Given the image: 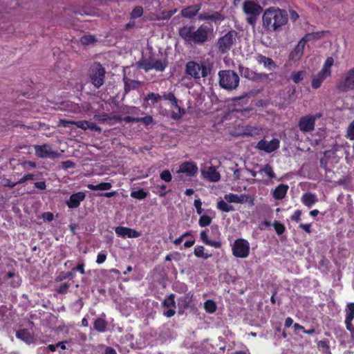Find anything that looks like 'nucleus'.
Returning a JSON list of instances; mask_svg holds the SVG:
<instances>
[{
	"label": "nucleus",
	"instance_id": "1",
	"mask_svg": "<svg viewBox=\"0 0 354 354\" xmlns=\"http://www.w3.org/2000/svg\"><path fill=\"white\" fill-rule=\"evenodd\" d=\"M288 21L286 10L276 7L266 8L262 15V26L267 32H277Z\"/></svg>",
	"mask_w": 354,
	"mask_h": 354
},
{
	"label": "nucleus",
	"instance_id": "2",
	"mask_svg": "<svg viewBox=\"0 0 354 354\" xmlns=\"http://www.w3.org/2000/svg\"><path fill=\"white\" fill-rule=\"evenodd\" d=\"M212 28L206 24H201L197 29L194 25H185L180 28L178 34L186 44L202 45L208 41Z\"/></svg>",
	"mask_w": 354,
	"mask_h": 354
},
{
	"label": "nucleus",
	"instance_id": "3",
	"mask_svg": "<svg viewBox=\"0 0 354 354\" xmlns=\"http://www.w3.org/2000/svg\"><path fill=\"white\" fill-rule=\"evenodd\" d=\"M211 71L212 66L206 62L194 60L187 62L185 68V74L194 80L207 77L211 73Z\"/></svg>",
	"mask_w": 354,
	"mask_h": 354
},
{
	"label": "nucleus",
	"instance_id": "4",
	"mask_svg": "<svg viewBox=\"0 0 354 354\" xmlns=\"http://www.w3.org/2000/svg\"><path fill=\"white\" fill-rule=\"evenodd\" d=\"M218 75L220 86L225 90H234L239 85V76L232 70L220 71Z\"/></svg>",
	"mask_w": 354,
	"mask_h": 354
},
{
	"label": "nucleus",
	"instance_id": "5",
	"mask_svg": "<svg viewBox=\"0 0 354 354\" xmlns=\"http://www.w3.org/2000/svg\"><path fill=\"white\" fill-rule=\"evenodd\" d=\"M168 66L167 58L156 59L153 56L149 58H142L136 63L138 69H143L148 72L151 70H155L157 72H163Z\"/></svg>",
	"mask_w": 354,
	"mask_h": 354
},
{
	"label": "nucleus",
	"instance_id": "6",
	"mask_svg": "<svg viewBox=\"0 0 354 354\" xmlns=\"http://www.w3.org/2000/svg\"><path fill=\"white\" fill-rule=\"evenodd\" d=\"M257 1L245 0L242 6L243 12L248 16L246 22L253 28L255 27L259 16L263 11V8Z\"/></svg>",
	"mask_w": 354,
	"mask_h": 354
},
{
	"label": "nucleus",
	"instance_id": "7",
	"mask_svg": "<svg viewBox=\"0 0 354 354\" xmlns=\"http://www.w3.org/2000/svg\"><path fill=\"white\" fill-rule=\"evenodd\" d=\"M106 71L100 62H94L88 71L89 82L93 86L98 89L105 82Z\"/></svg>",
	"mask_w": 354,
	"mask_h": 354
},
{
	"label": "nucleus",
	"instance_id": "8",
	"mask_svg": "<svg viewBox=\"0 0 354 354\" xmlns=\"http://www.w3.org/2000/svg\"><path fill=\"white\" fill-rule=\"evenodd\" d=\"M238 32L234 30H230L223 36L218 38L216 47L221 53H227L232 47L236 44Z\"/></svg>",
	"mask_w": 354,
	"mask_h": 354
},
{
	"label": "nucleus",
	"instance_id": "9",
	"mask_svg": "<svg viewBox=\"0 0 354 354\" xmlns=\"http://www.w3.org/2000/svg\"><path fill=\"white\" fill-rule=\"evenodd\" d=\"M336 88L341 93L354 90V68H351L341 76L336 84Z\"/></svg>",
	"mask_w": 354,
	"mask_h": 354
},
{
	"label": "nucleus",
	"instance_id": "10",
	"mask_svg": "<svg viewBox=\"0 0 354 354\" xmlns=\"http://www.w3.org/2000/svg\"><path fill=\"white\" fill-rule=\"evenodd\" d=\"M250 248V243L246 239L239 238L232 245V254L236 258L245 259L249 256Z\"/></svg>",
	"mask_w": 354,
	"mask_h": 354
},
{
	"label": "nucleus",
	"instance_id": "11",
	"mask_svg": "<svg viewBox=\"0 0 354 354\" xmlns=\"http://www.w3.org/2000/svg\"><path fill=\"white\" fill-rule=\"evenodd\" d=\"M322 116L321 113L316 115H306L300 118L298 122V127L303 133L311 132L314 131L315 127V121Z\"/></svg>",
	"mask_w": 354,
	"mask_h": 354
},
{
	"label": "nucleus",
	"instance_id": "12",
	"mask_svg": "<svg viewBox=\"0 0 354 354\" xmlns=\"http://www.w3.org/2000/svg\"><path fill=\"white\" fill-rule=\"evenodd\" d=\"M34 149L35 155L41 158L55 159L59 156V152L57 151L53 150L51 147L47 144L35 145Z\"/></svg>",
	"mask_w": 354,
	"mask_h": 354
},
{
	"label": "nucleus",
	"instance_id": "13",
	"mask_svg": "<svg viewBox=\"0 0 354 354\" xmlns=\"http://www.w3.org/2000/svg\"><path fill=\"white\" fill-rule=\"evenodd\" d=\"M310 34H307L299 40L295 48L290 53V60L297 62L301 58L304 54L305 46L306 43L310 39Z\"/></svg>",
	"mask_w": 354,
	"mask_h": 354
},
{
	"label": "nucleus",
	"instance_id": "14",
	"mask_svg": "<svg viewBox=\"0 0 354 354\" xmlns=\"http://www.w3.org/2000/svg\"><path fill=\"white\" fill-rule=\"evenodd\" d=\"M280 142L277 138H273L270 141L261 140L258 142L257 147L266 153H272L279 149Z\"/></svg>",
	"mask_w": 354,
	"mask_h": 354
},
{
	"label": "nucleus",
	"instance_id": "15",
	"mask_svg": "<svg viewBox=\"0 0 354 354\" xmlns=\"http://www.w3.org/2000/svg\"><path fill=\"white\" fill-rule=\"evenodd\" d=\"M198 171V166L193 161H185L182 162L179 166L178 174H185L188 177L195 176Z\"/></svg>",
	"mask_w": 354,
	"mask_h": 354
},
{
	"label": "nucleus",
	"instance_id": "16",
	"mask_svg": "<svg viewBox=\"0 0 354 354\" xmlns=\"http://www.w3.org/2000/svg\"><path fill=\"white\" fill-rule=\"evenodd\" d=\"M175 297V294L171 293L167 297H166L162 302V306L163 308H172L166 311H164L163 315L167 317H171L176 314L175 308L176 306Z\"/></svg>",
	"mask_w": 354,
	"mask_h": 354
},
{
	"label": "nucleus",
	"instance_id": "17",
	"mask_svg": "<svg viewBox=\"0 0 354 354\" xmlns=\"http://www.w3.org/2000/svg\"><path fill=\"white\" fill-rule=\"evenodd\" d=\"M115 234L122 238H138L141 236V232L127 227L118 226L115 229Z\"/></svg>",
	"mask_w": 354,
	"mask_h": 354
},
{
	"label": "nucleus",
	"instance_id": "18",
	"mask_svg": "<svg viewBox=\"0 0 354 354\" xmlns=\"http://www.w3.org/2000/svg\"><path fill=\"white\" fill-rule=\"evenodd\" d=\"M86 198V194L83 192H78L73 194L70 196L68 200L66 201V203L68 208L75 209L77 208L81 202H82Z\"/></svg>",
	"mask_w": 354,
	"mask_h": 354
},
{
	"label": "nucleus",
	"instance_id": "19",
	"mask_svg": "<svg viewBox=\"0 0 354 354\" xmlns=\"http://www.w3.org/2000/svg\"><path fill=\"white\" fill-rule=\"evenodd\" d=\"M94 119L100 123H107L109 124H112L115 122H121L122 120V117L120 115H111L106 113L95 115Z\"/></svg>",
	"mask_w": 354,
	"mask_h": 354
},
{
	"label": "nucleus",
	"instance_id": "20",
	"mask_svg": "<svg viewBox=\"0 0 354 354\" xmlns=\"http://www.w3.org/2000/svg\"><path fill=\"white\" fill-rule=\"evenodd\" d=\"M202 4L196 3L187 6L180 10V15L187 19H193L201 10Z\"/></svg>",
	"mask_w": 354,
	"mask_h": 354
},
{
	"label": "nucleus",
	"instance_id": "21",
	"mask_svg": "<svg viewBox=\"0 0 354 354\" xmlns=\"http://www.w3.org/2000/svg\"><path fill=\"white\" fill-rule=\"evenodd\" d=\"M202 176L210 182H218L221 179V175L214 166H210L207 170H201Z\"/></svg>",
	"mask_w": 354,
	"mask_h": 354
},
{
	"label": "nucleus",
	"instance_id": "22",
	"mask_svg": "<svg viewBox=\"0 0 354 354\" xmlns=\"http://www.w3.org/2000/svg\"><path fill=\"white\" fill-rule=\"evenodd\" d=\"M75 126L80 129H83V130L89 129V130L96 131L98 133L102 132L101 127H98L95 123L87 121V120L75 121Z\"/></svg>",
	"mask_w": 354,
	"mask_h": 354
},
{
	"label": "nucleus",
	"instance_id": "23",
	"mask_svg": "<svg viewBox=\"0 0 354 354\" xmlns=\"http://www.w3.org/2000/svg\"><path fill=\"white\" fill-rule=\"evenodd\" d=\"M255 59L259 64H263V66L268 70L276 68L277 66L272 59L266 57L261 54H257Z\"/></svg>",
	"mask_w": 354,
	"mask_h": 354
},
{
	"label": "nucleus",
	"instance_id": "24",
	"mask_svg": "<svg viewBox=\"0 0 354 354\" xmlns=\"http://www.w3.org/2000/svg\"><path fill=\"white\" fill-rule=\"evenodd\" d=\"M124 82V93H129L132 90H136L142 84V82L139 80H134L129 79L127 77H123Z\"/></svg>",
	"mask_w": 354,
	"mask_h": 354
},
{
	"label": "nucleus",
	"instance_id": "25",
	"mask_svg": "<svg viewBox=\"0 0 354 354\" xmlns=\"http://www.w3.org/2000/svg\"><path fill=\"white\" fill-rule=\"evenodd\" d=\"M330 75L328 73L324 72V71L321 70L316 75H315L311 82V86L314 89L319 88L322 82L325 79L330 77Z\"/></svg>",
	"mask_w": 354,
	"mask_h": 354
},
{
	"label": "nucleus",
	"instance_id": "26",
	"mask_svg": "<svg viewBox=\"0 0 354 354\" xmlns=\"http://www.w3.org/2000/svg\"><path fill=\"white\" fill-rule=\"evenodd\" d=\"M16 337L26 344H32L35 341L34 335L27 329H20L16 333Z\"/></svg>",
	"mask_w": 354,
	"mask_h": 354
},
{
	"label": "nucleus",
	"instance_id": "27",
	"mask_svg": "<svg viewBox=\"0 0 354 354\" xmlns=\"http://www.w3.org/2000/svg\"><path fill=\"white\" fill-rule=\"evenodd\" d=\"M345 325L346 327H351V324L354 319V302L349 303L346 305V309Z\"/></svg>",
	"mask_w": 354,
	"mask_h": 354
},
{
	"label": "nucleus",
	"instance_id": "28",
	"mask_svg": "<svg viewBox=\"0 0 354 354\" xmlns=\"http://www.w3.org/2000/svg\"><path fill=\"white\" fill-rule=\"evenodd\" d=\"M288 189V186L284 184L279 185L274 190L272 196L276 200H282L285 198Z\"/></svg>",
	"mask_w": 354,
	"mask_h": 354
},
{
	"label": "nucleus",
	"instance_id": "29",
	"mask_svg": "<svg viewBox=\"0 0 354 354\" xmlns=\"http://www.w3.org/2000/svg\"><path fill=\"white\" fill-rule=\"evenodd\" d=\"M201 241L206 245L214 247L215 248H221L222 243L220 241H212L209 239L207 233L205 230H203L200 234Z\"/></svg>",
	"mask_w": 354,
	"mask_h": 354
},
{
	"label": "nucleus",
	"instance_id": "30",
	"mask_svg": "<svg viewBox=\"0 0 354 354\" xmlns=\"http://www.w3.org/2000/svg\"><path fill=\"white\" fill-rule=\"evenodd\" d=\"M198 20L203 21V20H211L214 21H221L224 19V17L223 15H221L218 12H214L212 15L206 14V13H202L200 14L198 17Z\"/></svg>",
	"mask_w": 354,
	"mask_h": 354
},
{
	"label": "nucleus",
	"instance_id": "31",
	"mask_svg": "<svg viewBox=\"0 0 354 354\" xmlns=\"http://www.w3.org/2000/svg\"><path fill=\"white\" fill-rule=\"evenodd\" d=\"M301 202L308 207H310L313 204L317 202V198L315 194L310 192H306L301 197Z\"/></svg>",
	"mask_w": 354,
	"mask_h": 354
},
{
	"label": "nucleus",
	"instance_id": "32",
	"mask_svg": "<svg viewBox=\"0 0 354 354\" xmlns=\"http://www.w3.org/2000/svg\"><path fill=\"white\" fill-rule=\"evenodd\" d=\"M171 103L173 106L177 108L178 110V113L173 111L171 113V119H173L174 120H178L185 114V109L183 108L180 107V106H178V101H177L176 96L174 97V101H171Z\"/></svg>",
	"mask_w": 354,
	"mask_h": 354
},
{
	"label": "nucleus",
	"instance_id": "33",
	"mask_svg": "<svg viewBox=\"0 0 354 354\" xmlns=\"http://www.w3.org/2000/svg\"><path fill=\"white\" fill-rule=\"evenodd\" d=\"M259 129L255 127L247 126L245 127L241 132L232 133L234 136H254L259 134Z\"/></svg>",
	"mask_w": 354,
	"mask_h": 354
},
{
	"label": "nucleus",
	"instance_id": "34",
	"mask_svg": "<svg viewBox=\"0 0 354 354\" xmlns=\"http://www.w3.org/2000/svg\"><path fill=\"white\" fill-rule=\"evenodd\" d=\"M87 187L93 191L109 190L112 187V185L110 183L103 182L97 185L88 184Z\"/></svg>",
	"mask_w": 354,
	"mask_h": 354
},
{
	"label": "nucleus",
	"instance_id": "35",
	"mask_svg": "<svg viewBox=\"0 0 354 354\" xmlns=\"http://www.w3.org/2000/svg\"><path fill=\"white\" fill-rule=\"evenodd\" d=\"M107 326L106 322L102 318H97L93 323V328L99 333H103L106 330Z\"/></svg>",
	"mask_w": 354,
	"mask_h": 354
},
{
	"label": "nucleus",
	"instance_id": "36",
	"mask_svg": "<svg viewBox=\"0 0 354 354\" xmlns=\"http://www.w3.org/2000/svg\"><path fill=\"white\" fill-rule=\"evenodd\" d=\"M193 293L192 292H189L183 297L179 298L178 300L184 308H187L189 307L193 301Z\"/></svg>",
	"mask_w": 354,
	"mask_h": 354
},
{
	"label": "nucleus",
	"instance_id": "37",
	"mask_svg": "<svg viewBox=\"0 0 354 354\" xmlns=\"http://www.w3.org/2000/svg\"><path fill=\"white\" fill-rule=\"evenodd\" d=\"M204 250V246L197 245L194 248V254L196 257L203 258L204 259H207L208 258L212 257V254L205 253Z\"/></svg>",
	"mask_w": 354,
	"mask_h": 354
},
{
	"label": "nucleus",
	"instance_id": "38",
	"mask_svg": "<svg viewBox=\"0 0 354 354\" xmlns=\"http://www.w3.org/2000/svg\"><path fill=\"white\" fill-rule=\"evenodd\" d=\"M75 277V273L72 271L68 272H61L55 278V281H62L66 279H73Z\"/></svg>",
	"mask_w": 354,
	"mask_h": 354
},
{
	"label": "nucleus",
	"instance_id": "39",
	"mask_svg": "<svg viewBox=\"0 0 354 354\" xmlns=\"http://www.w3.org/2000/svg\"><path fill=\"white\" fill-rule=\"evenodd\" d=\"M305 75L306 72L304 71H293L290 77L295 84H298L304 80Z\"/></svg>",
	"mask_w": 354,
	"mask_h": 354
},
{
	"label": "nucleus",
	"instance_id": "40",
	"mask_svg": "<svg viewBox=\"0 0 354 354\" xmlns=\"http://www.w3.org/2000/svg\"><path fill=\"white\" fill-rule=\"evenodd\" d=\"M204 308L209 313H214L217 309L216 304L214 301L208 299L204 303Z\"/></svg>",
	"mask_w": 354,
	"mask_h": 354
},
{
	"label": "nucleus",
	"instance_id": "41",
	"mask_svg": "<svg viewBox=\"0 0 354 354\" xmlns=\"http://www.w3.org/2000/svg\"><path fill=\"white\" fill-rule=\"evenodd\" d=\"M217 209L223 212H229L234 210V208L232 205H228L226 202L223 200H220L217 203L216 205Z\"/></svg>",
	"mask_w": 354,
	"mask_h": 354
},
{
	"label": "nucleus",
	"instance_id": "42",
	"mask_svg": "<svg viewBox=\"0 0 354 354\" xmlns=\"http://www.w3.org/2000/svg\"><path fill=\"white\" fill-rule=\"evenodd\" d=\"M130 195L133 198L142 200L147 196V192H145L143 189H140L136 191H132Z\"/></svg>",
	"mask_w": 354,
	"mask_h": 354
},
{
	"label": "nucleus",
	"instance_id": "43",
	"mask_svg": "<svg viewBox=\"0 0 354 354\" xmlns=\"http://www.w3.org/2000/svg\"><path fill=\"white\" fill-rule=\"evenodd\" d=\"M333 64H334L333 58L331 57H329L326 59V61L324 64V66L321 70L324 71V72H326L331 75L330 68L333 65Z\"/></svg>",
	"mask_w": 354,
	"mask_h": 354
},
{
	"label": "nucleus",
	"instance_id": "44",
	"mask_svg": "<svg viewBox=\"0 0 354 354\" xmlns=\"http://www.w3.org/2000/svg\"><path fill=\"white\" fill-rule=\"evenodd\" d=\"M162 99V96L158 93H149L147 95L145 101L151 100L152 104H155Z\"/></svg>",
	"mask_w": 354,
	"mask_h": 354
},
{
	"label": "nucleus",
	"instance_id": "45",
	"mask_svg": "<svg viewBox=\"0 0 354 354\" xmlns=\"http://www.w3.org/2000/svg\"><path fill=\"white\" fill-rule=\"evenodd\" d=\"M143 15V8L140 6H136L131 12V19L140 17Z\"/></svg>",
	"mask_w": 354,
	"mask_h": 354
},
{
	"label": "nucleus",
	"instance_id": "46",
	"mask_svg": "<svg viewBox=\"0 0 354 354\" xmlns=\"http://www.w3.org/2000/svg\"><path fill=\"white\" fill-rule=\"evenodd\" d=\"M260 172H264L270 179L275 178V174L272 167L269 164H266L263 168L260 170Z\"/></svg>",
	"mask_w": 354,
	"mask_h": 354
},
{
	"label": "nucleus",
	"instance_id": "47",
	"mask_svg": "<svg viewBox=\"0 0 354 354\" xmlns=\"http://www.w3.org/2000/svg\"><path fill=\"white\" fill-rule=\"evenodd\" d=\"M212 221V219L209 216L202 215V216H201V217L199 218L198 224L202 227H207L211 224Z\"/></svg>",
	"mask_w": 354,
	"mask_h": 354
},
{
	"label": "nucleus",
	"instance_id": "48",
	"mask_svg": "<svg viewBox=\"0 0 354 354\" xmlns=\"http://www.w3.org/2000/svg\"><path fill=\"white\" fill-rule=\"evenodd\" d=\"M272 226L274 227L276 233L278 235L283 234L286 231L285 225L283 223L279 222L278 221H274V223H272Z\"/></svg>",
	"mask_w": 354,
	"mask_h": 354
},
{
	"label": "nucleus",
	"instance_id": "49",
	"mask_svg": "<svg viewBox=\"0 0 354 354\" xmlns=\"http://www.w3.org/2000/svg\"><path fill=\"white\" fill-rule=\"evenodd\" d=\"M224 198L227 203H239V195L233 193L225 194Z\"/></svg>",
	"mask_w": 354,
	"mask_h": 354
},
{
	"label": "nucleus",
	"instance_id": "50",
	"mask_svg": "<svg viewBox=\"0 0 354 354\" xmlns=\"http://www.w3.org/2000/svg\"><path fill=\"white\" fill-rule=\"evenodd\" d=\"M346 136L350 140H354V120L348 125Z\"/></svg>",
	"mask_w": 354,
	"mask_h": 354
},
{
	"label": "nucleus",
	"instance_id": "51",
	"mask_svg": "<svg viewBox=\"0 0 354 354\" xmlns=\"http://www.w3.org/2000/svg\"><path fill=\"white\" fill-rule=\"evenodd\" d=\"M160 178L166 183H169L171 181L172 176L169 170L165 169L163 170L160 174Z\"/></svg>",
	"mask_w": 354,
	"mask_h": 354
},
{
	"label": "nucleus",
	"instance_id": "52",
	"mask_svg": "<svg viewBox=\"0 0 354 354\" xmlns=\"http://www.w3.org/2000/svg\"><path fill=\"white\" fill-rule=\"evenodd\" d=\"M95 41L94 36L92 35H84L80 38V42L83 45H89L93 44Z\"/></svg>",
	"mask_w": 354,
	"mask_h": 354
},
{
	"label": "nucleus",
	"instance_id": "53",
	"mask_svg": "<svg viewBox=\"0 0 354 354\" xmlns=\"http://www.w3.org/2000/svg\"><path fill=\"white\" fill-rule=\"evenodd\" d=\"M138 122H142L145 126H149L153 122V118L151 115H146L143 118H138Z\"/></svg>",
	"mask_w": 354,
	"mask_h": 354
},
{
	"label": "nucleus",
	"instance_id": "54",
	"mask_svg": "<svg viewBox=\"0 0 354 354\" xmlns=\"http://www.w3.org/2000/svg\"><path fill=\"white\" fill-rule=\"evenodd\" d=\"M250 202L252 205H254L253 198L250 196L245 194L239 195V203H244Z\"/></svg>",
	"mask_w": 354,
	"mask_h": 354
},
{
	"label": "nucleus",
	"instance_id": "55",
	"mask_svg": "<svg viewBox=\"0 0 354 354\" xmlns=\"http://www.w3.org/2000/svg\"><path fill=\"white\" fill-rule=\"evenodd\" d=\"M70 286H71V283H69L68 282H64V283L60 284V286L57 288L56 291L58 294H62V295L65 294L67 292Z\"/></svg>",
	"mask_w": 354,
	"mask_h": 354
},
{
	"label": "nucleus",
	"instance_id": "56",
	"mask_svg": "<svg viewBox=\"0 0 354 354\" xmlns=\"http://www.w3.org/2000/svg\"><path fill=\"white\" fill-rule=\"evenodd\" d=\"M84 267H85V263H84V261H82L79 262L76 266H75L72 268V271L73 272V273H75V271H78L80 274H85Z\"/></svg>",
	"mask_w": 354,
	"mask_h": 354
},
{
	"label": "nucleus",
	"instance_id": "57",
	"mask_svg": "<svg viewBox=\"0 0 354 354\" xmlns=\"http://www.w3.org/2000/svg\"><path fill=\"white\" fill-rule=\"evenodd\" d=\"M140 110L139 109V108L138 107H136V106H131V107H123L122 109L121 108V111L122 112H124L125 113H132V114H136V113H138Z\"/></svg>",
	"mask_w": 354,
	"mask_h": 354
},
{
	"label": "nucleus",
	"instance_id": "58",
	"mask_svg": "<svg viewBox=\"0 0 354 354\" xmlns=\"http://www.w3.org/2000/svg\"><path fill=\"white\" fill-rule=\"evenodd\" d=\"M106 259V252L104 250L100 252L97 254V259H96V263L97 264L103 263Z\"/></svg>",
	"mask_w": 354,
	"mask_h": 354
},
{
	"label": "nucleus",
	"instance_id": "59",
	"mask_svg": "<svg viewBox=\"0 0 354 354\" xmlns=\"http://www.w3.org/2000/svg\"><path fill=\"white\" fill-rule=\"evenodd\" d=\"M269 76L267 73H255L253 77V80L254 81H260V80H267L268 79Z\"/></svg>",
	"mask_w": 354,
	"mask_h": 354
},
{
	"label": "nucleus",
	"instance_id": "60",
	"mask_svg": "<svg viewBox=\"0 0 354 354\" xmlns=\"http://www.w3.org/2000/svg\"><path fill=\"white\" fill-rule=\"evenodd\" d=\"M35 179V175L32 174H28L24 176L19 181L17 182L18 184H21L25 183L27 180H33Z\"/></svg>",
	"mask_w": 354,
	"mask_h": 354
},
{
	"label": "nucleus",
	"instance_id": "61",
	"mask_svg": "<svg viewBox=\"0 0 354 354\" xmlns=\"http://www.w3.org/2000/svg\"><path fill=\"white\" fill-rule=\"evenodd\" d=\"M301 211L299 209H297L296 211H295L294 214L290 216V218L291 220L298 223L301 221Z\"/></svg>",
	"mask_w": 354,
	"mask_h": 354
},
{
	"label": "nucleus",
	"instance_id": "62",
	"mask_svg": "<svg viewBox=\"0 0 354 354\" xmlns=\"http://www.w3.org/2000/svg\"><path fill=\"white\" fill-rule=\"evenodd\" d=\"M194 206L196 209L197 214H201L203 212V209L201 207L202 203L200 199H196L194 201Z\"/></svg>",
	"mask_w": 354,
	"mask_h": 354
},
{
	"label": "nucleus",
	"instance_id": "63",
	"mask_svg": "<svg viewBox=\"0 0 354 354\" xmlns=\"http://www.w3.org/2000/svg\"><path fill=\"white\" fill-rule=\"evenodd\" d=\"M62 167L64 169H71L75 167V163L72 160H70L63 161L62 162Z\"/></svg>",
	"mask_w": 354,
	"mask_h": 354
},
{
	"label": "nucleus",
	"instance_id": "64",
	"mask_svg": "<svg viewBox=\"0 0 354 354\" xmlns=\"http://www.w3.org/2000/svg\"><path fill=\"white\" fill-rule=\"evenodd\" d=\"M299 227L304 230L308 234L311 233V224L310 223H308V224L301 223L299 225Z\"/></svg>",
	"mask_w": 354,
	"mask_h": 354
}]
</instances>
